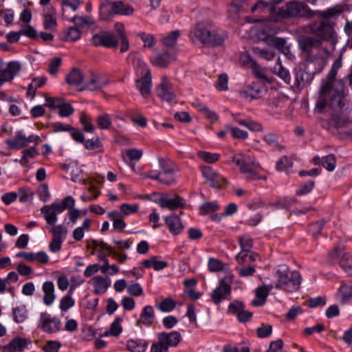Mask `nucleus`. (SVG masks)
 Listing matches in <instances>:
<instances>
[{"instance_id": "obj_38", "label": "nucleus", "mask_w": 352, "mask_h": 352, "mask_svg": "<svg viewBox=\"0 0 352 352\" xmlns=\"http://www.w3.org/2000/svg\"><path fill=\"white\" fill-rule=\"evenodd\" d=\"M41 213L49 226H54L57 221V214L53 210L49 205L44 206L41 209Z\"/></svg>"}, {"instance_id": "obj_17", "label": "nucleus", "mask_w": 352, "mask_h": 352, "mask_svg": "<svg viewBox=\"0 0 352 352\" xmlns=\"http://www.w3.org/2000/svg\"><path fill=\"white\" fill-rule=\"evenodd\" d=\"M152 76L149 70H147L145 75L140 79L135 81V86L140 91L141 95L146 98L151 94Z\"/></svg>"}, {"instance_id": "obj_23", "label": "nucleus", "mask_w": 352, "mask_h": 352, "mask_svg": "<svg viewBox=\"0 0 352 352\" xmlns=\"http://www.w3.org/2000/svg\"><path fill=\"white\" fill-rule=\"evenodd\" d=\"M239 243L241 247V251L235 256L236 260L242 261L243 257H244L246 252L250 251L253 246V242L252 238L249 235L240 236L238 238Z\"/></svg>"}, {"instance_id": "obj_11", "label": "nucleus", "mask_w": 352, "mask_h": 352, "mask_svg": "<svg viewBox=\"0 0 352 352\" xmlns=\"http://www.w3.org/2000/svg\"><path fill=\"white\" fill-rule=\"evenodd\" d=\"M264 41L268 46L275 47L286 56L290 58L292 56L290 45L287 44L285 38L276 36H266Z\"/></svg>"}, {"instance_id": "obj_61", "label": "nucleus", "mask_w": 352, "mask_h": 352, "mask_svg": "<svg viewBox=\"0 0 352 352\" xmlns=\"http://www.w3.org/2000/svg\"><path fill=\"white\" fill-rule=\"evenodd\" d=\"M37 194L42 201H47L50 198V192L47 184H43L39 186L37 189Z\"/></svg>"}, {"instance_id": "obj_1", "label": "nucleus", "mask_w": 352, "mask_h": 352, "mask_svg": "<svg viewBox=\"0 0 352 352\" xmlns=\"http://www.w3.org/2000/svg\"><path fill=\"white\" fill-rule=\"evenodd\" d=\"M344 9L336 5L323 11L316 10L314 16L321 19L318 23L312 25V34L320 41H329L332 45L336 42V33L334 27L339 17L342 16Z\"/></svg>"}, {"instance_id": "obj_62", "label": "nucleus", "mask_w": 352, "mask_h": 352, "mask_svg": "<svg viewBox=\"0 0 352 352\" xmlns=\"http://www.w3.org/2000/svg\"><path fill=\"white\" fill-rule=\"evenodd\" d=\"M138 36L144 43V47H152L155 45L156 40L155 39L154 36L150 34L140 32L138 34Z\"/></svg>"}, {"instance_id": "obj_48", "label": "nucleus", "mask_w": 352, "mask_h": 352, "mask_svg": "<svg viewBox=\"0 0 352 352\" xmlns=\"http://www.w3.org/2000/svg\"><path fill=\"white\" fill-rule=\"evenodd\" d=\"M98 126L100 129H109L111 125V116L103 113L96 118Z\"/></svg>"}, {"instance_id": "obj_16", "label": "nucleus", "mask_w": 352, "mask_h": 352, "mask_svg": "<svg viewBox=\"0 0 352 352\" xmlns=\"http://www.w3.org/2000/svg\"><path fill=\"white\" fill-rule=\"evenodd\" d=\"M231 288L230 285L224 280H221L219 285L216 287L211 294L212 301L216 305L219 304L223 299L226 298L230 294Z\"/></svg>"}, {"instance_id": "obj_13", "label": "nucleus", "mask_w": 352, "mask_h": 352, "mask_svg": "<svg viewBox=\"0 0 352 352\" xmlns=\"http://www.w3.org/2000/svg\"><path fill=\"white\" fill-rule=\"evenodd\" d=\"M157 204L162 208L175 210L178 208H184L186 202L182 197L176 195L174 198H170L168 196L162 197L158 199Z\"/></svg>"}, {"instance_id": "obj_55", "label": "nucleus", "mask_w": 352, "mask_h": 352, "mask_svg": "<svg viewBox=\"0 0 352 352\" xmlns=\"http://www.w3.org/2000/svg\"><path fill=\"white\" fill-rule=\"evenodd\" d=\"M17 194L19 197V201L21 203L31 201L34 196L33 191L29 188H20Z\"/></svg>"}, {"instance_id": "obj_14", "label": "nucleus", "mask_w": 352, "mask_h": 352, "mask_svg": "<svg viewBox=\"0 0 352 352\" xmlns=\"http://www.w3.org/2000/svg\"><path fill=\"white\" fill-rule=\"evenodd\" d=\"M321 41L307 35H302L298 38V45L301 50L311 53L314 50L319 48Z\"/></svg>"}, {"instance_id": "obj_26", "label": "nucleus", "mask_w": 352, "mask_h": 352, "mask_svg": "<svg viewBox=\"0 0 352 352\" xmlns=\"http://www.w3.org/2000/svg\"><path fill=\"white\" fill-rule=\"evenodd\" d=\"M42 289L44 292L43 302L47 306L52 305L56 298L54 283L51 281L45 282L43 284Z\"/></svg>"}, {"instance_id": "obj_54", "label": "nucleus", "mask_w": 352, "mask_h": 352, "mask_svg": "<svg viewBox=\"0 0 352 352\" xmlns=\"http://www.w3.org/2000/svg\"><path fill=\"white\" fill-rule=\"evenodd\" d=\"M252 51L255 54L267 60H272L275 56L274 52L266 49H261L258 47H254Z\"/></svg>"}, {"instance_id": "obj_2", "label": "nucleus", "mask_w": 352, "mask_h": 352, "mask_svg": "<svg viewBox=\"0 0 352 352\" xmlns=\"http://www.w3.org/2000/svg\"><path fill=\"white\" fill-rule=\"evenodd\" d=\"M120 41V53L126 52L129 48V41L125 33L123 23H116L113 32L100 31L93 35L91 43L95 46L102 45L107 48H117Z\"/></svg>"}, {"instance_id": "obj_44", "label": "nucleus", "mask_w": 352, "mask_h": 352, "mask_svg": "<svg viewBox=\"0 0 352 352\" xmlns=\"http://www.w3.org/2000/svg\"><path fill=\"white\" fill-rule=\"evenodd\" d=\"M346 123V119L338 113H333L328 120L329 125L336 129L343 127Z\"/></svg>"}, {"instance_id": "obj_35", "label": "nucleus", "mask_w": 352, "mask_h": 352, "mask_svg": "<svg viewBox=\"0 0 352 352\" xmlns=\"http://www.w3.org/2000/svg\"><path fill=\"white\" fill-rule=\"evenodd\" d=\"M142 266L145 268L153 267L155 271H160L168 266V263L164 261H159L157 257L154 256L149 259L142 262Z\"/></svg>"}, {"instance_id": "obj_64", "label": "nucleus", "mask_w": 352, "mask_h": 352, "mask_svg": "<svg viewBox=\"0 0 352 352\" xmlns=\"http://www.w3.org/2000/svg\"><path fill=\"white\" fill-rule=\"evenodd\" d=\"M228 77L226 74H221L218 76L217 82L215 85L219 91H226L228 89Z\"/></svg>"}, {"instance_id": "obj_15", "label": "nucleus", "mask_w": 352, "mask_h": 352, "mask_svg": "<svg viewBox=\"0 0 352 352\" xmlns=\"http://www.w3.org/2000/svg\"><path fill=\"white\" fill-rule=\"evenodd\" d=\"M341 60L340 59H337L331 66V70L327 75V80L324 82L321 88H324V91H325L329 87H336L337 84L344 85L343 80H338L336 78L338 70L341 67Z\"/></svg>"}, {"instance_id": "obj_18", "label": "nucleus", "mask_w": 352, "mask_h": 352, "mask_svg": "<svg viewBox=\"0 0 352 352\" xmlns=\"http://www.w3.org/2000/svg\"><path fill=\"white\" fill-rule=\"evenodd\" d=\"M157 338H160L168 349L176 347L182 339L181 333L176 331L170 333L161 332L157 334Z\"/></svg>"}, {"instance_id": "obj_40", "label": "nucleus", "mask_w": 352, "mask_h": 352, "mask_svg": "<svg viewBox=\"0 0 352 352\" xmlns=\"http://www.w3.org/2000/svg\"><path fill=\"white\" fill-rule=\"evenodd\" d=\"M55 13V9L51 8L50 12L44 14L43 25L45 30H52L56 27V19L54 16Z\"/></svg>"}, {"instance_id": "obj_39", "label": "nucleus", "mask_w": 352, "mask_h": 352, "mask_svg": "<svg viewBox=\"0 0 352 352\" xmlns=\"http://www.w3.org/2000/svg\"><path fill=\"white\" fill-rule=\"evenodd\" d=\"M113 8L116 10V13L118 15H131L134 12L132 6L124 3L122 1H114Z\"/></svg>"}, {"instance_id": "obj_60", "label": "nucleus", "mask_w": 352, "mask_h": 352, "mask_svg": "<svg viewBox=\"0 0 352 352\" xmlns=\"http://www.w3.org/2000/svg\"><path fill=\"white\" fill-rule=\"evenodd\" d=\"M315 185V182L313 180H309L300 185L299 188L296 190V195L298 196L306 195L311 191L314 186Z\"/></svg>"}, {"instance_id": "obj_30", "label": "nucleus", "mask_w": 352, "mask_h": 352, "mask_svg": "<svg viewBox=\"0 0 352 352\" xmlns=\"http://www.w3.org/2000/svg\"><path fill=\"white\" fill-rule=\"evenodd\" d=\"M270 288L263 285L256 289V298L252 301V305L256 307L262 306L266 302V298L269 294Z\"/></svg>"}, {"instance_id": "obj_58", "label": "nucleus", "mask_w": 352, "mask_h": 352, "mask_svg": "<svg viewBox=\"0 0 352 352\" xmlns=\"http://www.w3.org/2000/svg\"><path fill=\"white\" fill-rule=\"evenodd\" d=\"M46 81L47 78L45 76L36 77L32 80L30 84V89H32V98L35 96L36 90L43 87Z\"/></svg>"}, {"instance_id": "obj_63", "label": "nucleus", "mask_w": 352, "mask_h": 352, "mask_svg": "<svg viewBox=\"0 0 352 352\" xmlns=\"http://www.w3.org/2000/svg\"><path fill=\"white\" fill-rule=\"evenodd\" d=\"M223 263L219 259L210 258L208 260V267L210 272H220L223 268Z\"/></svg>"}, {"instance_id": "obj_52", "label": "nucleus", "mask_w": 352, "mask_h": 352, "mask_svg": "<svg viewBox=\"0 0 352 352\" xmlns=\"http://www.w3.org/2000/svg\"><path fill=\"white\" fill-rule=\"evenodd\" d=\"M50 230L52 233L53 238L63 241L65 240L67 234V229L63 225L56 226L54 228H50Z\"/></svg>"}, {"instance_id": "obj_45", "label": "nucleus", "mask_w": 352, "mask_h": 352, "mask_svg": "<svg viewBox=\"0 0 352 352\" xmlns=\"http://www.w3.org/2000/svg\"><path fill=\"white\" fill-rule=\"evenodd\" d=\"M103 85H104L99 81V78L96 76H94L89 81L86 82L84 86L80 89V91H95L101 89Z\"/></svg>"}, {"instance_id": "obj_34", "label": "nucleus", "mask_w": 352, "mask_h": 352, "mask_svg": "<svg viewBox=\"0 0 352 352\" xmlns=\"http://www.w3.org/2000/svg\"><path fill=\"white\" fill-rule=\"evenodd\" d=\"M155 314L153 307L146 305L144 307L137 324L143 323L145 325H151L153 322Z\"/></svg>"}, {"instance_id": "obj_36", "label": "nucleus", "mask_w": 352, "mask_h": 352, "mask_svg": "<svg viewBox=\"0 0 352 352\" xmlns=\"http://www.w3.org/2000/svg\"><path fill=\"white\" fill-rule=\"evenodd\" d=\"M272 72L281 78L285 83L290 82V76L289 71L285 68L280 63V58L277 59L276 65L274 66Z\"/></svg>"}, {"instance_id": "obj_28", "label": "nucleus", "mask_w": 352, "mask_h": 352, "mask_svg": "<svg viewBox=\"0 0 352 352\" xmlns=\"http://www.w3.org/2000/svg\"><path fill=\"white\" fill-rule=\"evenodd\" d=\"M158 161L161 170L159 172L155 171V174H162V175H175V173L178 170V169L175 165L173 164L170 160L159 158Z\"/></svg>"}, {"instance_id": "obj_41", "label": "nucleus", "mask_w": 352, "mask_h": 352, "mask_svg": "<svg viewBox=\"0 0 352 352\" xmlns=\"http://www.w3.org/2000/svg\"><path fill=\"white\" fill-rule=\"evenodd\" d=\"M90 226H91V221L89 219H86L83 221L81 226L78 227L74 230V231H73L74 239L77 241H80L84 236L85 231L89 230L90 228Z\"/></svg>"}, {"instance_id": "obj_32", "label": "nucleus", "mask_w": 352, "mask_h": 352, "mask_svg": "<svg viewBox=\"0 0 352 352\" xmlns=\"http://www.w3.org/2000/svg\"><path fill=\"white\" fill-rule=\"evenodd\" d=\"M174 60L173 56L168 51H165L162 54H160L152 58L151 62L153 65L160 67H165L169 65Z\"/></svg>"}, {"instance_id": "obj_10", "label": "nucleus", "mask_w": 352, "mask_h": 352, "mask_svg": "<svg viewBox=\"0 0 352 352\" xmlns=\"http://www.w3.org/2000/svg\"><path fill=\"white\" fill-rule=\"evenodd\" d=\"M61 327V322L58 318H52L47 313L43 312L40 316L38 328L47 333L58 332Z\"/></svg>"}, {"instance_id": "obj_31", "label": "nucleus", "mask_w": 352, "mask_h": 352, "mask_svg": "<svg viewBox=\"0 0 352 352\" xmlns=\"http://www.w3.org/2000/svg\"><path fill=\"white\" fill-rule=\"evenodd\" d=\"M84 77L81 71L77 68H73L66 76L67 83L72 86H78L82 83Z\"/></svg>"}, {"instance_id": "obj_37", "label": "nucleus", "mask_w": 352, "mask_h": 352, "mask_svg": "<svg viewBox=\"0 0 352 352\" xmlns=\"http://www.w3.org/2000/svg\"><path fill=\"white\" fill-rule=\"evenodd\" d=\"M234 120H235V122L237 124L247 127L250 131H255V132H259V131H263V127L262 124L258 122H256V121H254V120H252L250 119L239 120V119H237L234 116Z\"/></svg>"}, {"instance_id": "obj_4", "label": "nucleus", "mask_w": 352, "mask_h": 352, "mask_svg": "<svg viewBox=\"0 0 352 352\" xmlns=\"http://www.w3.org/2000/svg\"><path fill=\"white\" fill-rule=\"evenodd\" d=\"M276 288L288 292L297 291L300 285L301 276L298 272L291 271L285 265H280L276 270Z\"/></svg>"}, {"instance_id": "obj_50", "label": "nucleus", "mask_w": 352, "mask_h": 352, "mask_svg": "<svg viewBox=\"0 0 352 352\" xmlns=\"http://www.w3.org/2000/svg\"><path fill=\"white\" fill-rule=\"evenodd\" d=\"M219 208V205L214 201H207L201 205L199 212L202 215L207 214L210 212H215Z\"/></svg>"}, {"instance_id": "obj_47", "label": "nucleus", "mask_w": 352, "mask_h": 352, "mask_svg": "<svg viewBox=\"0 0 352 352\" xmlns=\"http://www.w3.org/2000/svg\"><path fill=\"white\" fill-rule=\"evenodd\" d=\"M241 267H236V270L238 272L239 276L241 277H249L252 276L256 272L255 265H240Z\"/></svg>"}, {"instance_id": "obj_6", "label": "nucleus", "mask_w": 352, "mask_h": 352, "mask_svg": "<svg viewBox=\"0 0 352 352\" xmlns=\"http://www.w3.org/2000/svg\"><path fill=\"white\" fill-rule=\"evenodd\" d=\"M231 162H234L242 173L247 174V177L250 179H265V177H260L254 171L258 166L257 163L252 160L249 157L242 154H237L231 157Z\"/></svg>"}, {"instance_id": "obj_49", "label": "nucleus", "mask_w": 352, "mask_h": 352, "mask_svg": "<svg viewBox=\"0 0 352 352\" xmlns=\"http://www.w3.org/2000/svg\"><path fill=\"white\" fill-rule=\"evenodd\" d=\"M176 306V302L170 298L163 300L157 303L155 307L162 311L169 312L172 311Z\"/></svg>"}, {"instance_id": "obj_29", "label": "nucleus", "mask_w": 352, "mask_h": 352, "mask_svg": "<svg viewBox=\"0 0 352 352\" xmlns=\"http://www.w3.org/2000/svg\"><path fill=\"white\" fill-rule=\"evenodd\" d=\"M148 342L142 339H131L126 342L127 349L130 352H144Z\"/></svg>"}, {"instance_id": "obj_33", "label": "nucleus", "mask_w": 352, "mask_h": 352, "mask_svg": "<svg viewBox=\"0 0 352 352\" xmlns=\"http://www.w3.org/2000/svg\"><path fill=\"white\" fill-rule=\"evenodd\" d=\"M146 177L154 180H157L161 184L168 186L171 185L175 182V175H162V174H155V171L154 170L146 173Z\"/></svg>"}, {"instance_id": "obj_21", "label": "nucleus", "mask_w": 352, "mask_h": 352, "mask_svg": "<svg viewBox=\"0 0 352 352\" xmlns=\"http://www.w3.org/2000/svg\"><path fill=\"white\" fill-rule=\"evenodd\" d=\"M96 294H101L106 292L111 285V280L109 277H102L101 276H96L91 280Z\"/></svg>"}, {"instance_id": "obj_19", "label": "nucleus", "mask_w": 352, "mask_h": 352, "mask_svg": "<svg viewBox=\"0 0 352 352\" xmlns=\"http://www.w3.org/2000/svg\"><path fill=\"white\" fill-rule=\"evenodd\" d=\"M6 144L10 149L18 150L28 146L26 136L22 131H17L12 138L7 139Z\"/></svg>"}, {"instance_id": "obj_12", "label": "nucleus", "mask_w": 352, "mask_h": 352, "mask_svg": "<svg viewBox=\"0 0 352 352\" xmlns=\"http://www.w3.org/2000/svg\"><path fill=\"white\" fill-rule=\"evenodd\" d=\"M157 95L163 101L170 102L175 99V94L173 91L170 82L166 77L157 87Z\"/></svg>"}, {"instance_id": "obj_51", "label": "nucleus", "mask_w": 352, "mask_h": 352, "mask_svg": "<svg viewBox=\"0 0 352 352\" xmlns=\"http://www.w3.org/2000/svg\"><path fill=\"white\" fill-rule=\"evenodd\" d=\"M180 35L179 30H174L162 38V42L166 46H173Z\"/></svg>"}, {"instance_id": "obj_20", "label": "nucleus", "mask_w": 352, "mask_h": 352, "mask_svg": "<svg viewBox=\"0 0 352 352\" xmlns=\"http://www.w3.org/2000/svg\"><path fill=\"white\" fill-rule=\"evenodd\" d=\"M28 343L25 338H15L3 346V352H21L27 347Z\"/></svg>"}, {"instance_id": "obj_9", "label": "nucleus", "mask_w": 352, "mask_h": 352, "mask_svg": "<svg viewBox=\"0 0 352 352\" xmlns=\"http://www.w3.org/2000/svg\"><path fill=\"white\" fill-rule=\"evenodd\" d=\"M267 92V87L263 82L260 80L253 82L240 91V96L251 100L261 98Z\"/></svg>"}, {"instance_id": "obj_43", "label": "nucleus", "mask_w": 352, "mask_h": 352, "mask_svg": "<svg viewBox=\"0 0 352 352\" xmlns=\"http://www.w3.org/2000/svg\"><path fill=\"white\" fill-rule=\"evenodd\" d=\"M14 320L17 322H23L27 318L28 311L25 305H20L12 310Z\"/></svg>"}, {"instance_id": "obj_46", "label": "nucleus", "mask_w": 352, "mask_h": 352, "mask_svg": "<svg viewBox=\"0 0 352 352\" xmlns=\"http://www.w3.org/2000/svg\"><path fill=\"white\" fill-rule=\"evenodd\" d=\"M245 256L243 257V261L241 262L239 260H236L239 265H252L256 261H260V256L252 251H248L245 253Z\"/></svg>"}, {"instance_id": "obj_22", "label": "nucleus", "mask_w": 352, "mask_h": 352, "mask_svg": "<svg viewBox=\"0 0 352 352\" xmlns=\"http://www.w3.org/2000/svg\"><path fill=\"white\" fill-rule=\"evenodd\" d=\"M314 78V74L305 69H298L296 73L295 85L298 90H302L306 85H309Z\"/></svg>"}, {"instance_id": "obj_53", "label": "nucleus", "mask_w": 352, "mask_h": 352, "mask_svg": "<svg viewBox=\"0 0 352 352\" xmlns=\"http://www.w3.org/2000/svg\"><path fill=\"white\" fill-rule=\"evenodd\" d=\"M247 0H233L230 6L229 12L237 14L244 10Z\"/></svg>"}, {"instance_id": "obj_25", "label": "nucleus", "mask_w": 352, "mask_h": 352, "mask_svg": "<svg viewBox=\"0 0 352 352\" xmlns=\"http://www.w3.org/2000/svg\"><path fill=\"white\" fill-rule=\"evenodd\" d=\"M166 223L168 225L169 231L173 235L179 234L183 230V226L180 219L176 215H170L165 218Z\"/></svg>"}, {"instance_id": "obj_57", "label": "nucleus", "mask_w": 352, "mask_h": 352, "mask_svg": "<svg viewBox=\"0 0 352 352\" xmlns=\"http://www.w3.org/2000/svg\"><path fill=\"white\" fill-rule=\"evenodd\" d=\"M197 155L200 159L208 163H214L218 161L220 156L217 153H211L204 151H199Z\"/></svg>"}, {"instance_id": "obj_24", "label": "nucleus", "mask_w": 352, "mask_h": 352, "mask_svg": "<svg viewBox=\"0 0 352 352\" xmlns=\"http://www.w3.org/2000/svg\"><path fill=\"white\" fill-rule=\"evenodd\" d=\"M113 8V1H105L100 6V16L102 20L111 21L114 15H116Z\"/></svg>"}, {"instance_id": "obj_7", "label": "nucleus", "mask_w": 352, "mask_h": 352, "mask_svg": "<svg viewBox=\"0 0 352 352\" xmlns=\"http://www.w3.org/2000/svg\"><path fill=\"white\" fill-rule=\"evenodd\" d=\"M316 10H311L302 2L290 1L287 3L283 14L286 17H312Z\"/></svg>"}, {"instance_id": "obj_59", "label": "nucleus", "mask_w": 352, "mask_h": 352, "mask_svg": "<svg viewBox=\"0 0 352 352\" xmlns=\"http://www.w3.org/2000/svg\"><path fill=\"white\" fill-rule=\"evenodd\" d=\"M322 166L329 171L334 170L336 164V160L334 155H328L322 159Z\"/></svg>"}, {"instance_id": "obj_56", "label": "nucleus", "mask_w": 352, "mask_h": 352, "mask_svg": "<svg viewBox=\"0 0 352 352\" xmlns=\"http://www.w3.org/2000/svg\"><path fill=\"white\" fill-rule=\"evenodd\" d=\"M74 304L75 300L72 298L71 291H69V293L65 296L61 298L59 307L62 311H66L69 308L73 307Z\"/></svg>"}, {"instance_id": "obj_8", "label": "nucleus", "mask_w": 352, "mask_h": 352, "mask_svg": "<svg viewBox=\"0 0 352 352\" xmlns=\"http://www.w3.org/2000/svg\"><path fill=\"white\" fill-rule=\"evenodd\" d=\"M203 177L209 183L210 187L223 188L226 186L228 182L226 178L216 173L210 166L201 168Z\"/></svg>"}, {"instance_id": "obj_3", "label": "nucleus", "mask_w": 352, "mask_h": 352, "mask_svg": "<svg viewBox=\"0 0 352 352\" xmlns=\"http://www.w3.org/2000/svg\"><path fill=\"white\" fill-rule=\"evenodd\" d=\"M344 85L339 83L336 87H329L325 91L324 88H321L316 103V109L322 113L326 107H329L334 111H340L344 106Z\"/></svg>"}, {"instance_id": "obj_27", "label": "nucleus", "mask_w": 352, "mask_h": 352, "mask_svg": "<svg viewBox=\"0 0 352 352\" xmlns=\"http://www.w3.org/2000/svg\"><path fill=\"white\" fill-rule=\"evenodd\" d=\"M278 139L279 136L274 132H270L262 138V140L273 151H281L284 148V146L279 142Z\"/></svg>"}, {"instance_id": "obj_42", "label": "nucleus", "mask_w": 352, "mask_h": 352, "mask_svg": "<svg viewBox=\"0 0 352 352\" xmlns=\"http://www.w3.org/2000/svg\"><path fill=\"white\" fill-rule=\"evenodd\" d=\"M340 265L349 276H352V254H343Z\"/></svg>"}, {"instance_id": "obj_5", "label": "nucleus", "mask_w": 352, "mask_h": 352, "mask_svg": "<svg viewBox=\"0 0 352 352\" xmlns=\"http://www.w3.org/2000/svg\"><path fill=\"white\" fill-rule=\"evenodd\" d=\"M195 35L203 43L209 44L212 47L222 45L226 37L223 31L216 28L212 23H199Z\"/></svg>"}]
</instances>
